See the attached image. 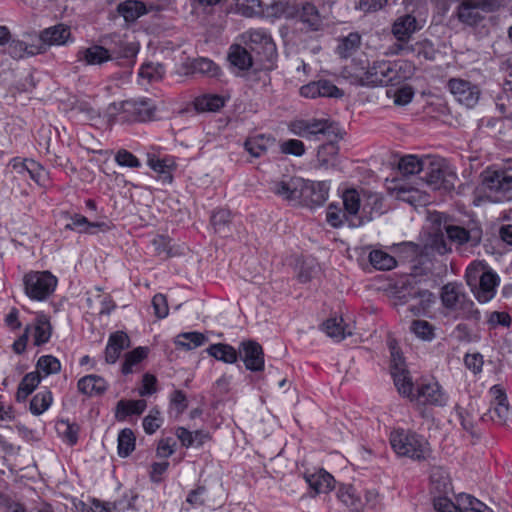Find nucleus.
I'll use <instances>...</instances> for the list:
<instances>
[{
	"instance_id": "1",
	"label": "nucleus",
	"mask_w": 512,
	"mask_h": 512,
	"mask_svg": "<svg viewBox=\"0 0 512 512\" xmlns=\"http://www.w3.org/2000/svg\"><path fill=\"white\" fill-rule=\"evenodd\" d=\"M413 73L414 66L405 60H378L370 65L366 58H355L342 69L341 75L353 85L375 87L397 85Z\"/></svg>"
},
{
	"instance_id": "2",
	"label": "nucleus",
	"mask_w": 512,
	"mask_h": 512,
	"mask_svg": "<svg viewBox=\"0 0 512 512\" xmlns=\"http://www.w3.org/2000/svg\"><path fill=\"white\" fill-rule=\"evenodd\" d=\"M465 277L467 284L475 290V297L479 302L487 303L495 296L499 277L484 264L472 263L468 266Z\"/></svg>"
},
{
	"instance_id": "3",
	"label": "nucleus",
	"mask_w": 512,
	"mask_h": 512,
	"mask_svg": "<svg viewBox=\"0 0 512 512\" xmlns=\"http://www.w3.org/2000/svg\"><path fill=\"white\" fill-rule=\"evenodd\" d=\"M390 444L397 455L413 460H424L430 454L427 440L409 430L398 429L391 432Z\"/></svg>"
},
{
	"instance_id": "4",
	"label": "nucleus",
	"mask_w": 512,
	"mask_h": 512,
	"mask_svg": "<svg viewBox=\"0 0 512 512\" xmlns=\"http://www.w3.org/2000/svg\"><path fill=\"white\" fill-rule=\"evenodd\" d=\"M481 184L487 198L494 203L512 200V175L504 169H485L481 174Z\"/></svg>"
},
{
	"instance_id": "5",
	"label": "nucleus",
	"mask_w": 512,
	"mask_h": 512,
	"mask_svg": "<svg viewBox=\"0 0 512 512\" xmlns=\"http://www.w3.org/2000/svg\"><path fill=\"white\" fill-rule=\"evenodd\" d=\"M225 0H198V3L203 7L218 6L221 5ZM236 11L244 17H253L266 12L271 15V6L274 7V14H287L283 8L284 0H235Z\"/></svg>"
},
{
	"instance_id": "6",
	"label": "nucleus",
	"mask_w": 512,
	"mask_h": 512,
	"mask_svg": "<svg viewBox=\"0 0 512 512\" xmlns=\"http://www.w3.org/2000/svg\"><path fill=\"white\" fill-rule=\"evenodd\" d=\"M23 281L26 295L37 301L48 298L57 286V278L49 271L30 272Z\"/></svg>"
},
{
	"instance_id": "7",
	"label": "nucleus",
	"mask_w": 512,
	"mask_h": 512,
	"mask_svg": "<svg viewBox=\"0 0 512 512\" xmlns=\"http://www.w3.org/2000/svg\"><path fill=\"white\" fill-rule=\"evenodd\" d=\"M424 179L433 190L449 191L454 188L455 173L450 171L442 159L427 158Z\"/></svg>"
},
{
	"instance_id": "8",
	"label": "nucleus",
	"mask_w": 512,
	"mask_h": 512,
	"mask_svg": "<svg viewBox=\"0 0 512 512\" xmlns=\"http://www.w3.org/2000/svg\"><path fill=\"white\" fill-rule=\"evenodd\" d=\"M433 505L438 512H494L483 502L468 494L458 497L457 503H453L446 496L434 498Z\"/></svg>"
},
{
	"instance_id": "9",
	"label": "nucleus",
	"mask_w": 512,
	"mask_h": 512,
	"mask_svg": "<svg viewBox=\"0 0 512 512\" xmlns=\"http://www.w3.org/2000/svg\"><path fill=\"white\" fill-rule=\"evenodd\" d=\"M242 42L257 54L271 59L276 53V45L264 29H249L241 35Z\"/></svg>"
},
{
	"instance_id": "10",
	"label": "nucleus",
	"mask_w": 512,
	"mask_h": 512,
	"mask_svg": "<svg viewBox=\"0 0 512 512\" xmlns=\"http://www.w3.org/2000/svg\"><path fill=\"white\" fill-rule=\"evenodd\" d=\"M489 394L491 396V407L488 413L482 416V420L486 421L489 418L503 425L509 416V404L506 393L500 385H494L490 388Z\"/></svg>"
},
{
	"instance_id": "11",
	"label": "nucleus",
	"mask_w": 512,
	"mask_h": 512,
	"mask_svg": "<svg viewBox=\"0 0 512 512\" xmlns=\"http://www.w3.org/2000/svg\"><path fill=\"white\" fill-rule=\"evenodd\" d=\"M447 238L451 244H455L457 248L468 246L470 248L477 247L482 240V230L479 227L466 229L458 225L445 226Z\"/></svg>"
},
{
	"instance_id": "12",
	"label": "nucleus",
	"mask_w": 512,
	"mask_h": 512,
	"mask_svg": "<svg viewBox=\"0 0 512 512\" xmlns=\"http://www.w3.org/2000/svg\"><path fill=\"white\" fill-rule=\"evenodd\" d=\"M447 87L456 100L466 107H474L480 97V90L476 85L461 78H451Z\"/></svg>"
},
{
	"instance_id": "13",
	"label": "nucleus",
	"mask_w": 512,
	"mask_h": 512,
	"mask_svg": "<svg viewBox=\"0 0 512 512\" xmlns=\"http://www.w3.org/2000/svg\"><path fill=\"white\" fill-rule=\"evenodd\" d=\"M304 179L297 176H283L271 182L270 190L286 201H300Z\"/></svg>"
},
{
	"instance_id": "14",
	"label": "nucleus",
	"mask_w": 512,
	"mask_h": 512,
	"mask_svg": "<svg viewBox=\"0 0 512 512\" xmlns=\"http://www.w3.org/2000/svg\"><path fill=\"white\" fill-rule=\"evenodd\" d=\"M238 357L244 362L246 369L250 371L258 372L264 369L262 346L254 340H245L240 343Z\"/></svg>"
},
{
	"instance_id": "15",
	"label": "nucleus",
	"mask_w": 512,
	"mask_h": 512,
	"mask_svg": "<svg viewBox=\"0 0 512 512\" xmlns=\"http://www.w3.org/2000/svg\"><path fill=\"white\" fill-rule=\"evenodd\" d=\"M330 124L325 119H296L288 125L289 131L299 137L311 138L328 132Z\"/></svg>"
},
{
	"instance_id": "16",
	"label": "nucleus",
	"mask_w": 512,
	"mask_h": 512,
	"mask_svg": "<svg viewBox=\"0 0 512 512\" xmlns=\"http://www.w3.org/2000/svg\"><path fill=\"white\" fill-rule=\"evenodd\" d=\"M329 189V184L325 181L312 182L304 179L300 201L308 206H320L328 199Z\"/></svg>"
},
{
	"instance_id": "17",
	"label": "nucleus",
	"mask_w": 512,
	"mask_h": 512,
	"mask_svg": "<svg viewBox=\"0 0 512 512\" xmlns=\"http://www.w3.org/2000/svg\"><path fill=\"white\" fill-rule=\"evenodd\" d=\"M70 36V28L64 24H58L43 30L40 35L35 34L34 38L44 53L47 46L66 44Z\"/></svg>"
},
{
	"instance_id": "18",
	"label": "nucleus",
	"mask_w": 512,
	"mask_h": 512,
	"mask_svg": "<svg viewBox=\"0 0 512 512\" xmlns=\"http://www.w3.org/2000/svg\"><path fill=\"white\" fill-rule=\"evenodd\" d=\"M344 211L351 218L350 226L358 227L363 224L361 218L363 191L360 193L355 189H347L343 193Z\"/></svg>"
},
{
	"instance_id": "19",
	"label": "nucleus",
	"mask_w": 512,
	"mask_h": 512,
	"mask_svg": "<svg viewBox=\"0 0 512 512\" xmlns=\"http://www.w3.org/2000/svg\"><path fill=\"white\" fill-rule=\"evenodd\" d=\"M482 12H486L482 0H462L457 7L456 15L461 23L474 26L483 19Z\"/></svg>"
},
{
	"instance_id": "20",
	"label": "nucleus",
	"mask_w": 512,
	"mask_h": 512,
	"mask_svg": "<svg viewBox=\"0 0 512 512\" xmlns=\"http://www.w3.org/2000/svg\"><path fill=\"white\" fill-rule=\"evenodd\" d=\"M33 34H24L22 40L13 39L8 44V53L15 59L42 53L41 46Z\"/></svg>"
},
{
	"instance_id": "21",
	"label": "nucleus",
	"mask_w": 512,
	"mask_h": 512,
	"mask_svg": "<svg viewBox=\"0 0 512 512\" xmlns=\"http://www.w3.org/2000/svg\"><path fill=\"white\" fill-rule=\"evenodd\" d=\"M416 399L422 404L444 406L447 396L441 386L434 381L421 383L417 386Z\"/></svg>"
},
{
	"instance_id": "22",
	"label": "nucleus",
	"mask_w": 512,
	"mask_h": 512,
	"mask_svg": "<svg viewBox=\"0 0 512 512\" xmlns=\"http://www.w3.org/2000/svg\"><path fill=\"white\" fill-rule=\"evenodd\" d=\"M421 29L415 16L404 14L395 19L391 33L398 41H409L414 33Z\"/></svg>"
},
{
	"instance_id": "23",
	"label": "nucleus",
	"mask_w": 512,
	"mask_h": 512,
	"mask_svg": "<svg viewBox=\"0 0 512 512\" xmlns=\"http://www.w3.org/2000/svg\"><path fill=\"white\" fill-rule=\"evenodd\" d=\"M384 212V198L381 194L369 190H363V202L361 218L363 224L371 221L375 216Z\"/></svg>"
},
{
	"instance_id": "24",
	"label": "nucleus",
	"mask_w": 512,
	"mask_h": 512,
	"mask_svg": "<svg viewBox=\"0 0 512 512\" xmlns=\"http://www.w3.org/2000/svg\"><path fill=\"white\" fill-rule=\"evenodd\" d=\"M130 347V339L123 331H116L109 336L105 348V362L114 364L119 359L123 350Z\"/></svg>"
},
{
	"instance_id": "25",
	"label": "nucleus",
	"mask_w": 512,
	"mask_h": 512,
	"mask_svg": "<svg viewBox=\"0 0 512 512\" xmlns=\"http://www.w3.org/2000/svg\"><path fill=\"white\" fill-rule=\"evenodd\" d=\"M77 59L85 65H101L104 62L112 60L113 54L103 46L93 45L88 48L80 49L77 53Z\"/></svg>"
},
{
	"instance_id": "26",
	"label": "nucleus",
	"mask_w": 512,
	"mask_h": 512,
	"mask_svg": "<svg viewBox=\"0 0 512 512\" xmlns=\"http://www.w3.org/2000/svg\"><path fill=\"white\" fill-rule=\"evenodd\" d=\"M124 112L134 115L138 121L149 120L155 111V106L150 99L128 100L121 103Z\"/></svg>"
},
{
	"instance_id": "27",
	"label": "nucleus",
	"mask_w": 512,
	"mask_h": 512,
	"mask_svg": "<svg viewBox=\"0 0 512 512\" xmlns=\"http://www.w3.org/2000/svg\"><path fill=\"white\" fill-rule=\"evenodd\" d=\"M66 229L76 230L80 233L94 234L96 230L106 232L110 230V226L106 222H90L85 216L75 214L71 217V222L66 224Z\"/></svg>"
},
{
	"instance_id": "28",
	"label": "nucleus",
	"mask_w": 512,
	"mask_h": 512,
	"mask_svg": "<svg viewBox=\"0 0 512 512\" xmlns=\"http://www.w3.org/2000/svg\"><path fill=\"white\" fill-rule=\"evenodd\" d=\"M78 389L81 393L94 396L101 395L107 389V382L104 378L98 375H87L82 377L77 383Z\"/></svg>"
},
{
	"instance_id": "29",
	"label": "nucleus",
	"mask_w": 512,
	"mask_h": 512,
	"mask_svg": "<svg viewBox=\"0 0 512 512\" xmlns=\"http://www.w3.org/2000/svg\"><path fill=\"white\" fill-rule=\"evenodd\" d=\"M306 481L316 493H327L334 488L335 480L331 474L323 469L306 475Z\"/></svg>"
},
{
	"instance_id": "30",
	"label": "nucleus",
	"mask_w": 512,
	"mask_h": 512,
	"mask_svg": "<svg viewBox=\"0 0 512 512\" xmlns=\"http://www.w3.org/2000/svg\"><path fill=\"white\" fill-rule=\"evenodd\" d=\"M230 64L240 71L248 70L252 67L253 58L245 47L234 44L230 47L228 53Z\"/></svg>"
},
{
	"instance_id": "31",
	"label": "nucleus",
	"mask_w": 512,
	"mask_h": 512,
	"mask_svg": "<svg viewBox=\"0 0 512 512\" xmlns=\"http://www.w3.org/2000/svg\"><path fill=\"white\" fill-rule=\"evenodd\" d=\"M465 296L466 294L463 291L462 285L456 283H448L442 288V303L447 309L452 311H454V309L460 304Z\"/></svg>"
},
{
	"instance_id": "32",
	"label": "nucleus",
	"mask_w": 512,
	"mask_h": 512,
	"mask_svg": "<svg viewBox=\"0 0 512 512\" xmlns=\"http://www.w3.org/2000/svg\"><path fill=\"white\" fill-rule=\"evenodd\" d=\"M322 327L324 332L336 341H341L347 336H351L353 334L348 325H343L342 318H329L323 323Z\"/></svg>"
},
{
	"instance_id": "33",
	"label": "nucleus",
	"mask_w": 512,
	"mask_h": 512,
	"mask_svg": "<svg viewBox=\"0 0 512 512\" xmlns=\"http://www.w3.org/2000/svg\"><path fill=\"white\" fill-rule=\"evenodd\" d=\"M146 406L145 400H120L116 406L115 417L117 420L123 421L129 415H140Z\"/></svg>"
},
{
	"instance_id": "34",
	"label": "nucleus",
	"mask_w": 512,
	"mask_h": 512,
	"mask_svg": "<svg viewBox=\"0 0 512 512\" xmlns=\"http://www.w3.org/2000/svg\"><path fill=\"white\" fill-rule=\"evenodd\" d=\"M300 21L306 25L310 31H318L322 27V17L320 16L317 8L311 3L302 5L299 11Z\"/></svg>"
},
{
	"instance_id": "35",
	"label": "nucleus",
	"mask_w": 512,
	"mask_h": 512,
	"mask_svg": "<svg viewBox=\"0 0 512 512\" xmlns=\"http://www.w3.org/2000/svg\"><path fill=\"white\" fill-rule=\"evenodd\" d=\"M274 142V138L261 134L248 138L244 143V147L251 156L261 157Z\"/></svg>"
},
{
	"instance_id": "36",
	"label": "nucleus",
	"mask_w": 512,
	"mask_h": 512,
	"mask_svg": "<svg viewBox=\"0 0 512 512\" xmlns=\"http://www.w3.org/2000/svg\"><path fill=\"white\" fill-rule=\"evenodd\" d=\"M33 330L34 345L40 346L47 343L52 333V327L48 317L44 314L37 315Z\"/></svg>"
},
{
	"instance_id": "37",
	"label": "nucleus",
	"mask_w": 512,
	"mask_h": 512,
	"mask_svg": "<svg viewBox=\"0 0 512 512\" xmlns=\"http://www.w3.org/2000/svg\"><path fill=\"white\" fill-rule=\"evenodd\" d=\"M117 11L127 22L134 21L147 12L144 3L137 0L120 3Z\"/></svg>"
},
{
	"instance_id": "38",
	"label": "nucleus",
	"mask_w": 512,
	"mask_h": 512,
	"mask_svg": "<svg viewBox=\"0 0 512 512\" xmlns=\"http://www.w3.org/2000/svg\"><path fill=\"white\" fill-rule=\"evenodd\" d=\"M207 352L215 359L229 364L235 363L238 359V351L228 344H213L207 349Z\"/></svg>"
},
{
	"instance_id": "39",
	"label": "nucleus",
	"mask_w": 512,
	"mask_h": 512,
	"mask_svg": "<svg viewBox=\"0 0 512 512\" xmlns=\"http://www.w3.org/2000/svg\"><path fill=\"white\" fill-rule=\"evenodd\" d=\"M426 162L427 158L420 159L415 155H406L400 159L398 169L404 176L413 175L424 171Z\"/></svg>"
},
{
	"instance_id": "40",
	"label": "nucleus",
	"mask_w": 512,
	"mask_h": 512,
	"mask_svg": "<svg viewBox=\"0 0 512 512\" xmlns=\"http://www.w3.org/2000/svg\"><path fill=\"white\" fill-rule=\"evenodd\" d=\"M41 376L39 372H30L21 380L16 393V399L19 402L25 401L34 389L39 385Z\"/></svg>"
},
{
	"instance_id": "41",
	"label": "nucleus",
	"mask_w": 512,
	"mask_h": 512,
	"mask_svg": "<svg viewBox=\"0 0 512 512\" xmlns=\"http://www.w3.org/2000/svg\"><path fill=\"white\" fill-rule=\"evenodd\" d=\"M392 376L398 392L404 396H410L412 394L413 384L408 372L403 368V366H399L398 364L393 366Z\"/></svg>"
},
{
	"instance_id": "42",
	"label": "nucleus",
	"mask_w": 512,
	"mask_h": 512,
	"mask_svg": "<svg viewBox=\"0 0 512 512\" xmlns=\"http://www.w3.org/2000/svg\"><path fill=\"white\" fill-rule=\"evenodd\" d=\"M53 397L51 391L44 389L33 396L30 401V411L33 415H41L52 404Z\"/></svg>"
},
{
	"instance_id": "43",
	"label": "nucleus",
	"mask_w": 512,
	"mask_h": 512,
	"mask_svg": "<svg viewBox=\"0 0 512 512\" xmlns=\"http://www.w3.org/2000/svg\"><path fill=\"white\" fill-rule=\"evenodd\" d=\"M118 455L120 457H128L135 449V435L130 428L122 429L118 434Z\"/></svg>"
},
{
	"instance_id": "44",
	"label": "nucleus",
	"mask_w": 512,
	"mask_h": 512,
	"mask_svg": "<svg viewBox=\"0 0 512 512\" xmlns=\"http://www.w3.org/2000/svg\"><path fill=\"white\" fill-rule=\"evenodd\" d=\"M436 53L437 51L433 43L428 39L417 41L410 45V55H414L417 58L433 61Z\"/></svg>"
},
{
	"instance_id": "45",
	"label": "nucleus",
	"mask_w": 512,
	"mask_h": 512,
	"mask_svg": "<svg viewBox=\"0 0 512 512\" xmlns=\"http://www.w3.org/2000/svg\"><path fill=\"white\" fill-rule=\"evenodd\" d=\"M207 341V337L200 332H186L177 336L175 344L187 350L202 346Z\"/></svg>"
},
{
	"instance_id": "46",
	"label": "nucleus",
	"mask_w": 512,
	"mask_h": 512,
	"mask_svg": "<svg viewBox=\"0 0 512 512\" xmlns=\"http://www.w3.org/2000/svg\"><path fill=\"white\" fill-rule=\"evenodd\" d=\"M194 105L199 112H214L224 106V99L219 95H204L196 98Z\"/></svg>"
},
{
	"instance_id": "47",
	"label": "nucleus",
	"mask_w": 512,
	"mask_h": 512,
	"mask_svg": "<svg viewBox=\"0 0 512 512\" xmlns=\"http://www.w3.org/2000/svg\"><path fill=\"white\" fill-rule=\"evenodd\" d=\"M337 496L339 500L347 507H349L352 511H360L362 507V502L352 486H341L338 490Z\"/></svg>"
},
{
	"instance_id": "48",
	"label": "nucleus",
	"mask_w": 512,
	"mask_h": 512,
	"mask_svg": "<svg viewBox=\"0 0 512 512\" xmlns=\"http://www.w3.org/2000/svg\"><path fill=\"white\" fill-rule=\"evenodd\" d=\"M361 37L358 33H350L340 40L337 52L342 58H348L359 48Z\"/></svg>"
},
{
	"instance_id": "49",
	"label": "nucleus",
	"mask_w": 512,
	"mask_h": 512,
	"mask_svg": "<svg viewBox=\"0 0 512 512\" xmlns=\"http://www.w3.org/2000/svg\"><path fill=\"white\" fill-rule=\"evenodd\" d=\"M369 261L378 270H390L396 266L395 258L381 250L370 252Z\"/></svg>"
},
{
	"instance_id": "50",
	"label": "nucleus",
	"mask_w": 512,
	"mask_h": 512,
	"mask_svg": "<svg viewBox=\"0 0 512 512\" xmlns=\"http://www.w3.org/2000/svg\"><path fill=\"white\" fill-rule=\"evenodd\" d=\"M148 355V348L137 347L125 355V360L122 364V373L130 374L133 372V367L139 364Z\"/></svg>"
},
{
	"instance_id": "51",
	"label": "nucleus",
	"mask_w": 512,
	"mask_h": 512,
	"mask_svg": "<svg viewBox=\"0 0 512 512\" xmlns=\"http://www.w3.org/2000/svg\"><path fill=\"white\" fill-rule=\"evenodd\" d=\"M458 317L478 322L480 320V312L475 308L474 302L465 296L460 304L454 309Z\"/></svg>"
},
{
	"instance_id": "52",
	"label": "nucleus",
	"mask_w": 512,
	"mask_h": 512,
	"mask_svg": "<svg viewBox=\"0 0 512 512\" xmlns=\"http://www.w3.org/2000/svg\"><path fill=\"white\" fill-rule=\"evenodd\" d=\"M231 213L226 209L215 210L211 215V224L215 232L226 234L229 230Z\"/></svg>"
},
{
	"instance_id": "53",
	"label": "nucleus",
	"mask_w": 512,
	"mask_h": 512,
	"mask_svg": "<svg viewBox=\"0 0 512 512\" xmlns=\"http://www.w3.org/2000/svg\"><path fill=\"white\" fill-rule=\"evenodd\" d=\"M60 361L52 355L41 356L37 361V372L43 373L45 376L56 374L60 371Z\"/></svg>"
},
{
	"instance_id": "54",
	"label": "nucleus",
	"mask_w": 512,
	"mask_h": 512,
	"mask_svg": "<svg viewBox=\"0 0 512 512\" xmlns=\"http://www.w3.org/2000/svg\"><path fill=\"white\" fill-rule=\"evenodd\" d=\"M138 74L141 78H146L149 82L158 81L163 78L165 68L160 63H147L141 66Z\"/></svg>"
},
{
	"instance_id": "55",
	"label": "nucleus",
	"mask_w": 512,
	"mask_h": 512,
	"mask_svg": "<svg viewBox=\"0 0 512 512\" xmlns=\"http://www.w3.org/2000/svg\"><path fill=\"white\" fill-rule=\"evenodd\" d=\"M410 331L418 338L430 341L434 338V327L425 320H414L410 325Z\"/></svg>"
},
{
	"instance_id": "56",
	"label": "nucleus",
	"mask_w": 512,
	"mask_h": 512,
	"mask_svg": "<svg viewBox=\"0 0 512 512\" xmlns=\"http://www.w3.org/2000/svg\"><path fill=\"white\" fill-rule=\"evenodd\" d=\"M338 153V145L333 142H328L318 148L317 159L322 166H327L336 158Z\"/></svg>"
},
{
	"instance_id": "57",
	"label": "nucleus",
	"mask_w": 512,
	"mask_h": 512,
	"mask_svg": "<svg viewBox=\"0 0 512 512\" xmlns=\"http://www.w3.org/2000/svg\"><path fill=\"white\" fill-rule=\"evenodd\" d=\"M56 428L58 433L61 434L70 445H74L77 442L79 432L78 425L60 420L57 422Z\"/></svg>"
},
{
	"instance_id": "58",
	"label": "nucleus",
	"mask_w": 512,
	"mask_h": 512,
	"mask_svg": "<svg viewBox=\"0 0 512 512\" xmlns=\"http://www.w3.org/2000/svg\"><path fill=\"white\" fill-rule=\"evenodd\" d=\"M152 246L154 248L155 253L162 258H168V257L176 255V253L173 252V249L171 246V240L168 237H165V236L155 237L152 240Z\"/></svg>"
},
{
	"instance_id": "59",
	"label": "nucleus",
	"mask_w": 512,
	"mask_h": 512,
	"mask_svg": "<svg viewBox=\"0 0 512 512\" xmlns=\"http://www.w3.org/2000/svg\"><path fill=\"white\" fill-rule=\"evenodd\" d=\"M138 51V44L122 42L117 50L110 51V53L113 54V59H127L130 61L136 57Z\"/></svg>"
},
{
	"instance_id": "60",
	"label": "nucleus",
	"mask_w": 512,
	"mask_h": 512,
	"mask_svg": "<svg viewBox=\"0 0 512 512\" xmlns=\"http://www.w3.org/2000/svg\"><path fill=\"white\" fill-rule=\"evenodd\" d=\"M327 222L337 228L343 225L344 221H347L350 224L351 218L347 215V213L331 204L328 208L326 215Z\"/></svg>"
},
{
	"instance_id": "61",
	"label": "nucleus",
	"mask_w": 512,
	"mask_h": 512,
	"mask_svg": "<svg viewBox=\"0 0 512 512\" xmlns=\"http://www.w3.org/2000/svg\"><path fill=\"white\" fill-rule=\"evenodd\" d=\"M453 336L459 342L471 343L479 340V335L470 329L468 325L463 323H460L455 327Z\"/></svg>"
},
{
	"instance_id": "62",
	"label": "nucleus",
	"mask_w": 512,
	"mask_h": 512,
	"mask_svg": "<svg viewBox=\"0 0 512 512\" xmlns=\"http://www.w3.org/2000/svg\"><path fill=\"white\" fill-rule=\"evenodd\" d=\"M148 165L152 170L160 174L163 182L165 183H171L172 182V175L170 172V166L167 164V162L163 159H154L151 158L148 161Z\"/></svg>"
},
{
	"instance_id": "63",
	"label": "nucleus",
	"mask_w": 512,
	"mask_h": 512,
	"mask_svg": "<svg viewBox=\"0 0 512 512\" xmlns=\"http://www.w3.org/2000/svg\"><path fill=\"white\" fill-rule=\"evenodd\" d=\"M160 412L157 409H152L149 414L143 419V428L147 434H153L162 424Z\"/></svg>"
},
{
	"instance_id": "64",
	"label": "nucleus",
	"mask_w": 512,
	"mask_h": 512,
	"mask_svg": "<svg viewBox=\"0 0 512 512\" xmlns=\"http://www.w3.org/2000/svg\"><path fill=\"white\" fill-rule=\"evenodd\" d=\"M280 149L282 153L294 156H302L305 153V145L297 139H289L281 143Z\"/></svg>"
}]
</instances>
